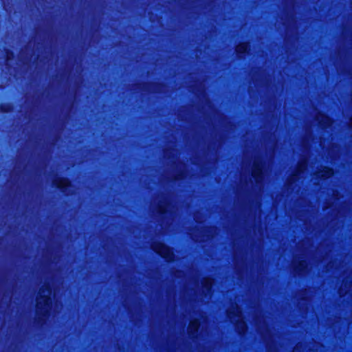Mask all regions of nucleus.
Listing matches in <instances>:
<instances>
[{"mask_svg": "<svg viewBox=\"0 0 352 352\" xmlns=\"http://www.w3.org/2000/svg\"><path fill=\"white\" fill-rule=\"evenodd\" d=\"M52 290L48 285H45L39 290L38 296L36 299V309L38 314L45 316L51 308Z\"/></svg>", "mask_w": 352, "mask_h": 352, "instance_id": "obj_1", "label": "nucleus"}, {"mask_svg": "<svg viewBox=\"0 0 352 352\" xmlns=\"http://www.w3.org/2000/svg\"><path fill=\"white\" fill-rule=\"evenodd\" d=\"M228 316L232 322H236V328L240 333H243L246 331V324L241 316V311L238 305L232 307L228 311Z\"/></svg>", "mask_w": 352, "mask_h": 352, "instance_id": "obj_2", "label": "nucleus"}, {"mask_svg": "<svg viewBox=\"0 0 352 352\" xmlns=\"http://www.w3.org/2000/svg\"><path fill=\"white\" fill-rule=\"evenodd\" d=\"M152 249L161 256L170 261L173 259V254L172 250L162 243L157 242L152 245Z\"/></svg>", "mask_w": 352, "mask_h": 352, "instance_id": "obj_3", "label": "nucleus"}, {"mask_svg": "<svg viewBox=\"0 0 352 352\" xmlns=\"http://www.w3.org/2000/svg\"><path fill=\"white\" fill-rule=\"evenodd\" d=\"M252 176L256 182H258L261 179L262 168L258 162L254 163V168L252 170Z\"/></svg>", "mask_w": 352, "mask_h": 352, "instance_id": "obj_4", "label": "nucleus"}, {"mask_svg": "<svg viewBox=\"0 0 352 352\" xmlns=\"http://www.w3.org/2000/svg\"><path fill=\"white\" fill-rule=\"evenodd\" d=\"M333 175V171L331 168L324 167L323 169L317 173V177L323 179L329 178Z\"/></svg>", "mask_w": 352, "mask_h": 352, "instance_id": "obj_5", "label": "nucleus"}, {"mask_svg": "<svg viewBox=\"0 0 352 352\" xmlns=\"http://www.w3.org/2000/svg\"><path fill=\"white\" fill-rule=\"evenodd\" d=\"M199 327V322L197 320H192L190 322L188 327V331L190 334H193L196 333Z\"/></svg>", "mask_w": 352, "mask_h": 352, "instance_id": "obj_6", "label": "nucleus"}, {"mask_svg": "<svg viewBox=\"0 0 352 352\" xmlns=\"http://www.w3.org/2000/svg\"><path fill=\"white\" fill-rule=\"evenodd\" d=\"M56 187L60 188H65L69 185V182L67 179H57L54 181Z\"/></svg>", "mask_w": 352, "mask_h": 352, "instance_id": "obj_7", "label": "nucleus"}, {"mask_svg": "<svg viewBox=\"0 0 352 352\" xmlns=\"http://www.w3.org/2000/svg\"><path fill=\"white\" fill-rule=\"evenodd\" d=\"M306 167H307V162L305 161L300 162L298 165L297 173H296V174L293 175L292 179L293 180L296 179L298 177L297 175L303 172L305 170Z\"/></svg>", "mask_w": 352, "mask_h": 352, "instance_id": "obj_8", "label": "nucleus"}, {"mask_svg": "<svg viewBox=\"0 0 352 352\" xmlns=\"http://www.w3.org/2000/svg\"><path fill=\"white\" fill-rule=\"evenodd\" d=\"M248 49V44L245 43H240L236 47V52L238 54H243L247 52Z\"/></svg>", "mask_w": 352, "mask_h": 352, "instance_id": "obj_9", "label": "nucleus"}, {"mask_svg": "<svg viewBox=\"0 0 352 352\" xmlns=\"http://www.w3.org/2000/svg\"><path fill=\"white\" fill-rule=\"evenodd\" d=\"M213 283V280L210 278H206L204 280L203 285L207 289L210 290Z\"/></svg>", "mask_w": 352, "mask_h": 352, "instance_id": "obj_10", "label": "nucleus"}, {"mask_svg": "<svg viewBox=\"0 0 352 352\" xmlns=\"http://www.w3.org/2000/svg\"><path fill=\"white\" fill-rule=\"evenodd\" d=\"M322 119L324 120V126H329L331 124V122L329 119L327 117H322Z\"/></svg>", "mask_w": 352, "mask_h": 352, "instance_id": "obj_11", "label": "nucleus"}, {"mask_svg": "<svg viewBox=\"0 0 352 352\" xmlns=\"http://www.w3.org/2000/svg\"><path fill=\"white\" fill-rule=\"evenodd\" d=\"M300 266H302V267H303V266H304V262H302V263H300Z\"/></svg>", "mask_w": 352, "mask_h": 352, "instance_id": "obj_12", "label": "nucleus"}, {"mask_svg": "<svg viewBox=\"0 0 352 352\" xmlns=\"http://www.w3.org/2000/svg\"><path fill=\"white\" fill-rule=\"evenodd\" d=\"M351 124H352V118H351Z\"/></svg>", "mask_w": 352, "mask_h": 352, "instance_id": "obj_13", "label": "nucleus"}]
</instances>
